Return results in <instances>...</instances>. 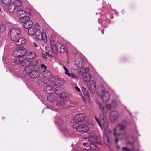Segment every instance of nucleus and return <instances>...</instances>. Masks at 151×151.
<instances>
[{"label":"nucleus","instance_id":"603ef678","mask_svg":"<svg viewBox=\"0 0 151 151\" xmlns=\"http://www.w3.org/2000/svg\"><path fill=\"white\" fill-rule=\"evenodd\" d=\"M33 46L35 47H38V45H37V44H36L35 43V42H33Z\"/></svg>","mask_w":151,"mask_h":151},{"label":"nucleus","instance_id":"4c0bfd02","mask_svg":"<svg viewBox=\"0 0 151 151\" xmlns=\"http://www.w3.org/2000/svg\"><path fill=\"white\" fill-rule=\"evenodd\" d=\"M106 108L107 111L108 110H110L111 109L112 107V105L110 104H107L106 105Z\"/></svg>","mask_w":151,"mask_h":151},{"label":"nucleus","instance_id":"09e8293b","mask_svg":"<svg viewBox=\"0 0 151 151\" xmlns=\"http://www.w3.org/2000/svg\"><path fill=\"white\" fill-rule=\"evenodd\" d=\"M117 137H118L119 138H121L120 137H118V136H117L116 137H116V138L115 139V142L116 143H117L118 142V139L117 138Z\"/></svg>","mask_w":151,"mask_h":151},{"label":"nucleus","instance_id":"2f4dec72","mask_svg":"<svg viewBox=\"0 0 151 151\" xmlns=\"http://www.w3.org/2000/svg\"><path fill=\"white\" fill-rule=\"evenodd\" d=\"M61 93V91L60 88L57 87L56 88V89H54V93H55L57 95H60Z\"/></svg>","mask_w":151,"mask_h":151},{"label":"nucleus","instance_id":"f257e3e1","mask_svg":"<svg viewBox=\"0 0 151 151\" xmlns=\"http://www.w3.org/2000/svg\"><path fill=\"white\" fill-rule=\"evenodd\" d=\"M127 123L125 120H123L122 122L118 124L116 128L113 129L114 135L115 137L118 136L120 138H122L125 135L126 132L125 128L127 125Z\"/></svg>","mask_w":151,"mask_h":151},{"label":"nucleus","instance_id":"f03ea898","mask_svg":"<svg viewBox=\"0 0 151 151\" xmlns=\"http://www.w3.org/2000/svg\"><path fill=\"white\" fill-rule=\"evenodd\" d=\"M50 45L51 49V52L53 50L60 53H63L65 51V47L63 44L59 42L55 43L53 40L50 41Z\"/></svg>","mask_w":151,"mask_h":151},{"label":"nucleus","instance_id":"37998d69","mask_svg":"<svg viewBox=\"0 0 151 151\" xmlns=\"http://www.w3.org/2000/svg\"><path fill=\"white\" fill-rule=\"evenodd\" d=\"M95 119L96 120V121H97V122L98 123V124L99 125L100 127H101V123L100 122V121H99V120L97 118V117L96 116H95Z\"/></svg>","mask_w":151,"mask_h":151},{"label":"nucleus","instance_id":"3c124183","mask_svg":"<svg viewBox=\"0 0 151 151\" xmlns=\"http://www.w3.org/2000/svg\"><path fill=\"white\" fill-rule=\"evenodd\" d=\"M75 88H76V89L78 92H80L81 91V90H80V89L78 87H77V86Z\"/></svg>","mask_w":151,"mask_h":151},{"label":"nucleus","instance_id":"e433bc0d","mask_svg":"<svg viewBox=\"0 0 151 151\" xmlns=\"http://www.w3.org/2000/svg\"><path fill=\"white\" fill-rule=\"evenodd\" d=\"M84 95L86 98H88L89 97V94L88 92L87 91H85L83 92Z\"/></svg>","mask_w":151,"mask_h":151},{"label":"nucleus","instance_id":"bb28decb","mask_svg":"<svg viewBox=\"0 0 151 151\" xmlns=\"http://www.w3.org/2000/svg\"><path fill=\"white\" fill-rule=\"evenodd\" d=\"M8 11L10 13H13L15 10L16 11V8L12 3L9 6L8 9Z\"/></svg>","mask_w":151,"mask_h":151},{"label":"nucleus","instance_id":"a19ab883","mask_svg":"<svg viewBox=\"0 0 151 151\" xmlns=\"http://www.w3.org/2000/svg\"><path fill=\"white\" fill-rule=\"evenodd\" d=\"M63 68L64 69V70L65 71V75H68L70 73H69V70H68L67 68L65 66H63Z\"/></svg>","mask_w":151,"mask_h":151},{"label":"nucleus","instance_id":"bf43d9fd","mask_svg":"<svg viewBox=\"0 0 151 151\" xmlns=\"http://www.w3.org/2000/svg\"><path fill=\"white\" fill-rule=\"evenodd\" d=\"M95 141H96V140L95 141L93 140V142H95Z\"/></svg>","mask_w":151,"mask_h":151},{"label":"nucleus","instance_id":"dca6fc26","mask_svg":"<svg viewBox=\"0 0 151 151\" xmlns=\"http://www.w3.org/2000/svg\"><path fill=\"white\" fill-rule=\"evenodd\" d=\"M44 91L47 94L53 93L54 92V88L51 86H47L44 88Z\"/></svg>","mask_w":151,"mask_h":151},{"label":"nucleus","instance_id":"8fccbe9b","mask_svg":"<svg viewBox=\"0 0 151 151\" xmlns=\"http://www.w3.org/2000/svg\"><path fill=\"white\" fill-rule=\"evenodd\" d=\"M71 77L73 79H75L77 77L75 74L73 73Z\"/></svg>","mask_w":151,"mask_h":151},{"label":"nucleus","instance_id":"f3484780","mask_svg":"<svg viewBox=\"0 0 151 151\" xmlns=\"http://www.w3.org/2000/svg\"><path fill=\"white\" fill-rule=\"evenodd\" d=\"M38 26V24H36L29 29L28 31V34L31 35H33L35 33L37 30V27Z\"/></svg>","mask_w":151,"mask_h":151},{"label":"nucleus","instance_id":"13d9d810","mask_svg":"<svg viewBox=\"0 0 151 151\" xmlns=\"http://www.w3.org/2000/svg\"><path fill=\"white\" fill-rule=\"evenodd\" d=\"M117 147L118 150H119L120 149V147H119V146H117Z\"/></svg>","mask_w":151,"mask_h":151},{"label":"nucleus","instance_id":"412c9836","mask_svg":"<svg viewBox=\"0 0 151 151\" xmlns=\"http://www.w3.org/2000/svg\"><path fill=\"white\" fill-rule=\"evenodd\" d=\"M27 20L26 22H25L23 25L24 27L26 29H29L33 25V22L31 20Z\"/></svg>","mask_w":151,"mask_h":151},{"label":"nucleus","instance_id":"72a5a7b5","mask_svg":"<svg viewBox=\"0 0 151 151\" xmlns=\"http://www.w3.org/2000/svg\"><path fill=\"white\" fill-rule=\"evenodd\" d=\"M22 56H25L24 55L27 53V50L25 49H23L22 50H19Z\"/></svg>","mask_w":151,"mask_h":151},{"label":"nucleus","instance_id":"7c9ffc66","mask_svg":"<svg viewBox=\"0 0 151 151\" xmlns=\"http://www.w3.org/2000/svg\"><path fill=\"white\" fill-rule=\"evenodd\" d=\"M99 121L100 123H101L105 120H106V118L104 115L103 114H101L100 115L99 117Z\"/></svg>","mask_w":151,"mask_h":151},{"label":"nucleus","instance_id":"f8f14e48","mask_svg":"<svg viewBox=\"0 0 151 151\" xmlns=\"http://www.w3.org/2000/svg\"><path fill=\"white\" fill-rule=\"evenodd\" d=\"M53 82H51V85L52 86L62 85L65 83V81L63 79L56 78L54 80H52Z\"/></svg>","mask_w":151,"mask_h":151},{"label":"nucleus","instance_id":"79ce46f5","mask_svg":"<svg viewBox=\"0 0 151 151\" xmlns=\"http://www.w3.org/2000/svg\"><path fill=\"white\" fill-rule=\"evenodd\" d=\"M88 86L89 90L91 91V92L93 91L94 90H93L92 86L91 85L90 83L89 82L88 83Z\"/></svg>","mask_w":151,"mask_h":151},{"label":"nucleus","instance_id":"1a4fd4ad","mask_svg":"<svg viewBox=\"0 0 151 151\" xmlns=\"http://www.w3.org/2000/svg\"><path fill=\"white\" fill-rule=\"evenodd\" d=\"M105 131L103 134V139L104 142L105 144L108 147L110 146V142L107 133L110 134L111 132V131L108 129L106 130H105Z\"/></svg>","mask_w":151,"mask_h":151},{"label":"nucleus","instance_id":"6ab92c4d","mask_svg":"<svg viewBox=\"0 0 151 151\" xmlns=\"http://www.w3.org/2000/svg\"><path fill=\"white\" fill-rule=\"evenodd\" d=\"M65 101L64 100L61 101H58L55 107L52 108V110L55 111H59V107L63 106L65 104Z\"/></svg>","mask_w":151,"mask_h":151},{"label":"nucleus","instance_id":"20e7f679","mask_svg":"<svg viewBox=\"0 0 151 151\" xmlns=\"http://www.w3.org/2000/svg\"><path fill=\"white\" fill-rule=\"evenodd\" d=\"M16 13L17 16L19 17V21L20 23H24L29 19V17L26 16V12L22 8L16 9Z\"/></svg>","mask_w":151,"mask_h":151},{"label":"nucleus","instance_id":"aec40b11","mask_svg":"<svg viewBox=\"0 0 151 151\" xmlns=\"http://www.w3.org/2000/svg\"><path fill=\"white\" fill-rule=\"evenodd\" d=\"M82 76V78L86 81H88L90 80L91 78V75L86 73H81Z\"/></svg>","mask_w":151,"mask_h":151},{"label":"nucleus","instance_id":"49530a36","mask_svg":"<svg viewBox=\"0 0 151 151\" xmlns=\"http://www.w3.org/2000/svg\"><path fill=\"white\" fill-rule=\"evenodd\" d=\"M122 151H130V150L126 147H124L122 149Z\"/></svg>","mask_w":151,"mask_h":151},{"label":"nucleus","instance_id":"f704fd0d","mask_svg":"<svg viewBox=\"0 0 151 151\" xmlns=\"http://www.w3.org/2000/svg\"><path fill=\"white\" fill-rule=\"evenodd\" d=\"M89 140V143H91L90 144V148L93 150H94V149H96V145L93 143L91 142L90 141V140Z\"/></svg>","mask_w":151,"mask_h":151},{"label":"nucleus","instance_id":"4d7b16f0","mask_svg":"<svg viewBox=\"0 0 151 151\" xmlns=\"http://www.w3.org/2000/svg\"><path fill=\"white\" fill-rule=\"evenodd\" d=\"M83 151H90L88 149H84Z\"/></svg>","mask_w":151,"mask_h":151},{"label":"nucleus","instance_id":"9b49d317","mask_svg":"<svg viewBox=\"0 0 151 151\" xmlns=\"http://www.w3.org/2000/svg\"><path fill=\"white\" fill-rule=\"evenodd\" d=\"M85 63L84 60L81 57H78L75 61V64L77 67L81 68L83 67Z\"/></svg>","mask_w":151,"mask_h":151},{"label":"nucleus","instance_id":"9d476101","mask_svg":"<svg viewBox=\"0 0 151 151\" xmlns=\"http://www.w3.org/2000/svg\"><path fill=\"white\" fill-rule=\"evenodd\" d=\"M86 117V115L84 114H79L76 115L74 119L76 123H78L83 121Z\"/></svg>","mask_w":151,"mask_h":151},{"label":"nucleus","instance_id":"58836bf2","mask_svg":"<svg viewBox=\"0 0 151 151\" xmlns=\"http://www.w3.org/2000/svg\"><path fill=\"white\" fill-rule=\"evenodd\" d=\"M5 27L3 25H0V32H3L5 30Z\"/></svg>","mask_w":151,"mask_h":151},{"label":"nucleus","instance_id":"4be33fe9","mask_svg":"<svg viewBox=\"0 0 151 151\" xmlns=\"http://www.w3.org/2000/svg\"><path fill=\"white\" fill-rule=\"evenodd\" d=\"M26 42L25 39L24 38L22 37L16 41L15 44L17 46L22 45L25 44Z\"/></svg>","mask_w":151,"mask_h":151},{"label":"nucleus","instance_id":"473e14b6","mask_svg":"<svg viewBox=\"0 0 151 151\" xmlns=\"http://www.w3.org/2000/svg\"><path fill=\"white\" fill-rule=\"evenodd\" d=\"M89 83L92 86L93 90L94 91L96 89V86L95 82L94 81H91Z\"/></svg>","mask_w":151,"mask_h":151},{"label":"nucleus","instance_id":"c756f323","mask_svg":"<svg viewBox=\"0 0 151 151\" xmlns=\"http://www.w3.org/2000/svg\"><path fill=\"white\" fill-rule=\"evenodd\" d=\"M20 51L19 50L15 51L13 53V56L16 58L22 56Z\"/></svg>","mask_w":151,"mask_h":151},{"label":"nucleus","instance_id":"c9c22d12","mask_svg":"<svg viewBox=\"0 0 151 151\" xmlns=\"http://www.w3.org/2000/svg\"><path fill=\"white\" fill-rule=\"evenodd\" d=\"M1 2L2 3L5 5H7L9 4L11 2V0H1Z\"/></svg>","mask_w":151,"mask_h":151},{"label":"nucleus","instance_id":"c03bdc74","mask_svg":"<svg viewBox=\"0 0 151 151\" xmlns=\"http://www.w3.org/2000/svg\"><path fill=\"white\" fill-rule=\"evenodd\" d=\"M40 66L41 68L44 69L45 70L47 68L46 65H45L44 64H40Z\"/></svg>","mask_w":151,"mask_h":151},{"label":"nucleus","instance_id":"0eeeda50","mask_svg":"<svg viewBox=\"0 0 151 151\" xmlns=\"http://www.w3.org/2000/svg\"><path fill=\"white\" fill-rule=\"evenodd\" d=\"M100 96L102 100L104 102H107L109 100L110 95L109 92L105 91V89L103 87L101 90Z\"/></svg>","mask_w":151,"mask_h":151},{"label":"nucleus","instance_id":"5fc2aeb1","mask_svg":"<svg viewBox=\"0 0 151 151\" xmlns=\"http://www.w3.org/2000/svg\"><path fill=\"white\" fill-rule=\"evenodd\" d=\"M88 139L86 137L84 136H83L82 138V139L83 141H84V140L87 139Z\"/></svg>","mask_w":151,"mask_h":151},{"label":"nucleus","instance_id":"ea45409f","mask_svg":"<svg viewBox=\"0 0 151 151\" xmlns=\"http://www.w3.org/2000/svg\"><path fill=\"white\" fill-rule=\"evenodd\" d=\"M112 107L113 108L116 107L117 106V103L116 101L115 100H113L112 101Z\"/></svg>","mask_w":151,"mask_h":151},{"label":"nucleus","instance_id":"a211bd4d","mask_svg":"<svg viewBox=\"0 0 151 151\" xmlns=\"http://www.w3.org/2000/svg\"><path fill=\"white\" fill-rule=\"evenodd\" d=\"M31 70V72L30 73L29 76L32 78H35L38 77L40 75V73L38 70Z\"/></svg>","mask_w":151,"mask_h":151},{"label":"nucleus","instance_id":"4468645a","mask_svg":"<svg viewBox=\"0 0 151 151\" xmlns=\"http://www.w3.org/2000/svg\"><path fill=\"white\" fill-rule=\"evenodd\" d=\"M119 115V113L117 111H112L110 113V119L112 121H115L117 119Z\"/></svg>","mask_w":151,"mask_h":151},{"label":"nucleus","instance_id":"6e6d98bb","mask_svg":"<svg viewBox=\"0 0 151 151\" xmlns=\"http://www.w3.org/2000/svg\"><path fill=\"white\" fill-rule=\"evenodd\" d=\"M73 73H70L68 75L69 77H71L73 74Z\"/></svg>","mask_w":151,"mask_h":151},{"label":"nucleus","instance_id":"cd10ccee","mask_svg":"<svg viewBox=\"0 0 151 151\" xmlns=\"http://www.w3.org/2000/svg\"><path fill=\"white\" fill-rule=\"evenodd\" d=\"M100 123L101 125V128H103L105 130H106L108 129V123L106 120H105V121Z\"/></svg>","mask_w":151,"mask_h":151},{"label":"nucleus","instance_id":"de8ad7c7","mask_svg":"<svg viewBox=\"0 0 151 151\" xmlns=\"http://www.w3.org/2000/svg\"><path fill=\"white\" fill-rule=\"evenodd\" d=\"M42 56L43 58H44L45 59H47V56L44 54H42Z\"/></svg>","mask_w":151,"mask_h":151},{"label":"nucleus","instance_id":"5701e85b","mask_svg":"<svg viewBox=\"0 0 151 151\" xmlns=\"http://www.w3.org/2000/svg\"><path fill=\"white\" fill-rule=\"evenodd\" d=\"M43 76L45 78L48 79L51 78H52V74L48 70L43 71Z\"/></svg>","mask_w":151,"mask_h":151},{"label":"nucleus","instance_id":"6e6552de","mask_svg":"<svg viewBox=\"0 0 151 151\" xmlns=\"http://www.w3.org/2000/svg\"><path fill=\"white\" fill-rule=\"evenodd\" d=\"M37 38L39 40L42 41L44 43L47 42V35L45 32H41L39 30H37L35 33Z\"/></svg>","mask_w":151,"mask_h":151},{"label":"nucleus","instance_id":"7ed1b4c3","mask_svg":"<svg viewBox=\"0 0 151 151\" xmlns=\"http://www.w3.org/2000/svg\"><path fill=\"white\" fill-rule=\"evenodd\" d=\"M25 63L26 65L25 68V71L27 73H28L31 72V70L35 68V67L38 64V62L36 59L32 60L28 59L25 60Z\"/></svg>","mask_w":151,"mask_h":151},{"label":"nucleus","instance_id":"a18cd8bd","mask_svg":"<svg viewBox=\"0 0 151 151\" xmlns=\"http://www.w3.org/2000/svg\"><path fill=\"white\" fill-rule=\"evenodd\" d=\"M83 144L84 146L87 147L88 145H90V143L89 144L88 142H85L83 143Z\"/></svg>","mask_w":151,"mask_h":151},{"label":"nucleus","instance_id":"c85d7f7f","mask_svg":"<svg viewBox=\"0 0 151 151\" xmlns=\"http://www.w3.org/2000/svg\"><path fill=\"white\" fill-rule=\"evenodd\" d=\"M56 99V97L53 95H50L47 97V100L50 102L55 100Z\"/></svg>","mask_w":151,"mask_h":151},{"label":"nucleus","instance_id":"052dcab7","mask_svg":"<svg viewBox=\"0 0 151 151\" xmlns=\"http://www.w3.org/2000/svg\"><path fill=\"white\" fill-rule=\"evenodd\" d=\"M102 32L103 33V31H102Z\"/></svg>","mask_w":151,"mask_h":151},{"label":"nucleus","instance_id":"2eb2a0df","mask_svg":"<svg viewBox=\"0 0 151 151\" xmlns=\"http://www.w3.org/2000/svg\"><path fill=\"white\" fill-rule=\"evenodd\" d=\"M76 129L77 131L78 132L88 131L89 130L88 127L85 125H79L76 128Z\"/></svg>","mask_w":151,"mask_h":151},{"label":"nucleus","instance_id":"ddd939ff","mask_svg":"<svg viewBox=\"0 0 151 151\" xmlns=\"http://www.w3.org/2000/svg\"><path fill=\"white\" fill-rule=\"evenodd\" d=\"M27 59L26 58L25 56H21L19 57H17L16 58L15 62L18 64L21 63L23 65L26 66V64L25 63V60Z\"/></svg>","mask_w":151,"mask_h":151},{"label":"nucleus","instance_id":"864d4df0","mask_svg":"<svg viewBox=\"0 0 151 151\" xmlns=\"http://www.w3.org/2000/svg\"><path fill=\"white\" fill-rule=\"evenodd\" d=\"M82 91L83 92L84 91H86V90L84 87H82Z\"/></svg>","mask_w":151,"mask_h":151},{"label":"nucleus","instance_id":"39448f33","mask_svg":"<svg viewBox=\"0 0 151 151\" xmlns=\"http://www.w3.org/2000/svg\"><path fill=\"white\" fill-rule=\"evenodd\" d=\"M58 126L63 134L66 135L69 134L70 127L69 126H68L65 121L60 120Z\"/></svg>","mask_w":151,"mask_h":151},{"label":"nucleus","instance_id":"a878e982","mask_svg":"<svg viewBox=\"0 0 151 151\" xmlns=\"http://www.w3.org/2000/svg\"><path fill=\"white\" fill-rule=\"evenodd\" d=\"M27 56L29 59H32L35 58L37 55L35 53L33 52H28L27 53Z\"/></svg>","mask_w":151,"mask_h":151},{"label":"nucleus","instance_id":"423d86ee","mask_svg":"<svg viewBox=\"0 0 151 151\" xmlns=\"http://www.w3.org/2000/svg\"><path fill=\"white\" fill-rule=\"evenodd\" d=\"M21 30L17 28H12L10 31V34L11 39L13 40H15L21 34Z\"/></svg>","mask_w":151,"mask_h":151},{"label":"nucleus","instance_id":"393cba45","mask_svg":"<svg viewBox=\"0 0 151 151\" xmlns=\"http://www.w3.org/2000/svg\"><path fill=\"white\" fill-rule=\"evenodd\" d=\"M97 104L99 106L100 110L102 111L104 113H106L107 112V111L106 106H102L101 104L98 102H97Z\"/></svg>","mask_w":151,"mask_h":151},{"label":"nucleus","instance_id":"b1692460","mask_svg":"<svg viewBox=\"0 0 151 151\" xmlns=\"http://www.w3.org/2000/svg\"><path fill=\"white\" fill-rule=\"evenodd\" d=\"M15 6L16 9L21 8V6L22 5L21 1L20 0H16L12 3Z\"/></svg>","mask_w":151,"mask_h":151}]
</instances>
